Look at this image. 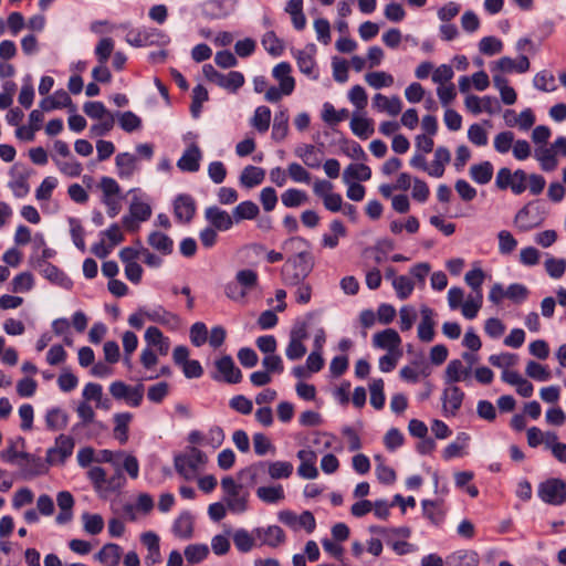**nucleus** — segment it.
Masks as SVG:
<instances>
[{
  "label": "nucleus",
  "mask_w": 566,
  "mask_h": 566,
  "mask_svg": "<svg viewBox=\"0 0 566 566\" xmlns=\"http://www.w3.org/2000/svg\"><path fill=\"white\" fill-rule=\"evenodd\" d=\"M295 155L310 168H318L321 166V159L316 155V148L313 145L304 144L297 146Z\"/></svg>",
  "instance_id": "39"
},
{
  "label": "nucleus",
  "mask_w": 566,
  "mask_h": 566,
  "mask_svg": "<svg viewBox=\"0 0 566 566\" xmlns=\"http://www.w3.org/2000/svg\"><path fill=\"white\" fill-rule=\"evenodd\" d=\"M142 543L147 547L149 557H153V563L157 562L160 556L159 537L153 532L143 533L140 536Z\"/></svg>",
  "instance_id": "58"
},
{
  "label": "nucleus",
  "mask_w": 566,
  "mask_h": 566,
  "mask_svg": "<svg viewBox=\"0 0 566 566\" xmlns=\"http://www.w3.org/2000/svg\"><path fill=\"white\" fill-rule=\"evenodd\" d=\"M297 458L301 460V464L297 468V474L303 479H315L318 475V470L315 467L316 454L312 450H300Z\"/></svg>",
  "instance_id": "20"
},
{
  "label": "nucleus",
  "mask_w": 566,
  "mask_h": 566,
  "mask_svg": "<svg viewBox=\"0 0 566 566\" xmlns=\"http://www.w3.org/2000/svg\"><path fill=\"white\" fill-rule=\"evenodd\" d=\"M422 510L424 516L431 521L434 525L442 523L444 518V512L440 503L430 500L422 501Z\"/></svg>",
  "instance_id": "43"
},
{
  "label": "nucleus",
  "mask_w": 566,
  "mask_h": 566,
  "mask_svg": "<svg viewBox=\"0 0 566 566\" xmlns=\"http://www.w3.org/2000/svg\"><path fill=\"white\" fill-rule=\"evenodd\" d=\"M370 177L371 170L364 164H350L343 172V180L345 184H349V181L354 179L366 181L369 180Z\"/></svg>",
  "instance_id": "36"
},
{
  "label": "nucleus",
  "mask_w": 566,
  "mask_h": 566,
  "mask_svg": "<svg viewBox=\"0 0 566 566\" xmlns=\"http://www.w3.org/2000/svg\"><path fill=\"white\" fill-rule=\"evenodd\" d=\"M289 113L287 109H281L274 116L272 137L273 139L281 142L289 133Z\"/></svg>",
  "instance_id": "37"
},
{
  "label": "nucleus",
  "mask_w": 566,
  "mask_h": 566,
  "mask_svg": "<svg viewBox=\"0 0 566 566\" xmlns=\"http://www.w3.org/2000/svg\"><path fill=\"white\" fill-rule=\"evenodd\" d=\"M265 50L273 56H280L283 53V42L276 38L273 32H268L262 40Z\"/></svg>",
  "instance_id": "64"
},
{
  "label": "nucleus",
  "mask_w": 566,
  "mask_h": 566,
  "mask_svg": "<svg viewBox=\"0 0 566 566\" xmlns=\"http://www.w3.org/2000/svg\"><path fill=\"white\" fill-rule=\"evenodd\" d=\"M349 115L348 109L342 108L336 111L331 103H325L323 106L322 118L329 125H336L339 122L346 119Z\"/></svg>",
  "instance_id": "45"
},
{
  "label": "nucleus",
  "mask_w": 566,
  "mask_h": 566,
  "mask_svg": "<svg viewBox=\"0 0 566 566\" xmlns=\"http://www.w3.org/2000/svg\"><path fill=\"white\" fill-rule=\"evenodd\" d=\"M69 223H70L71 238H72L74 245L82 252H85L86 245H85V241H84V229H83L80 220H77L76 218H70Z\"/></svg>",
  "instance_id": "54"
},
{
  "label": "nucleus",
  "mask_w": 566,
  "mask_h": 566,
  "mask_svg": "<svg viewBox=\"0 0 566 566\" xmlns=\"http://www.w3.org/2000/svg\"><path fill=\"white\" fill-rule=\"evenodd\" d=\"M373 345L377 348L386 349L389 353L398 350L401 345V338L397 331L387 328L382 332L376 333L373 336Z\"/></svg>",
  "instance_id": "15"
},
{
  "label": "nucleus",
  "mask_w": 566,
  "mask_h": 566,
  "mask_svg": "<svg viewBox=\"0 0 566 566\" xmlns=\"http://www.w3.org/2000/svg\"><path fill=\"white\" fill-rule=\"evenodd\" d=\"M217 374L212 375L213 379L223 380L229 384H237L241 380L242 374L230 356H223L216 361Z\"/></svg>",
  "instance_id": "10"
},
{
  "label": "nucleus",
  "mask_w": 566,
  "mask_h": 566,
  "mask_svg": "<svg viewBox=\"0 0 566 566\" xmlns=\"http://www.w3.org/2000/svg\"><path fill=\"white\" fill-rule=\"evenodd\" d=\"M307 199L306 192L296 188H290L281 195V201L286 208H297Z\"/></svg>",
  "instance_id": "40"
},
{
  "label": "nucleus",
  "mask_w": 566,
  "mask_h": 566,
  "mask_svg": "<svg viewBox=\"0 0 566 566\" xmlns=\"http://www.w3.org/2000/svg\"><path fill=\"white\" fill-rule=\"evenodd\" d=\"M69 423V415L59 407L51 408L45 415L46 428L51 431L63 430Z\"/></svg>",
  "instance_id": "27"
},
{
  "label": "nucleus",
  "mask_w": 566,
  "mask_h": 566,
  "mask_svg": "<svg viewBox=\"0 0 566 566\" xmlns=\"http://www.w3.org/2000/svg\"><path fill=\"white\" fill-rule=\"evenodd\" d=\"M545 270L552 279H560L566 271V260L548 258L545 263Z\"/></svg>",
  "instance_id": "60"
},
{
  "label": "nucleus",
  "mask_w": 566,
  "mask_h": 566,
  "mask_svg": "<svg viewBox=\"0 0 566 566\" xmlns=\"http://www.w3.org/2000/svg\"><path fill=\"white\" fill-rule=\"evenodd\" d=\"M420 313H421V321L418 325V338L421 342L430 343L434 339V336H436V333H434L436 313L432 308H430L428 306H422L420 310Z\"/></svg>",
  "instance_id": "13"
},
{
  "label": "nucleus",
  "mask_w": 566,
  "mask_h": 566,
  "mask_svg": "<svg viewBox=\"0 0 566 566\" xmlns=\"http://www.w3.org/2000/svg\"><path fill=\"white\" fill-rule=\"evenodd\" d=\"M169 394V385L166 381L157 382L147 390V398L154 403H160Z\"/></svg>",
  "instance_id": "63"
},
{
  "label": "nucleus",
  "mask_w": 566,
  "mask_h": 566,
  "mask_svg": "<svg viewBox=\"0 0 566 566\" xmlns=\"http://www.w3.org/2000/svg\"><path fill=\"white\" fill-rule=\"evenodd\" d=\"M534 86L543 92H553L556 88L555 77L548 71H542L534 76Z\"/></svg>",
  "instance_id": "61"
},
{
  "label": "nucleus",
  "mask_w": 566,
  "mask_h": 566,
  "mask_svg": "<svg viewBox=\"0 0 566 566\" xmlns=\"http://www.w3.org/2000/svg\"><path fill=\"white\" fill-rule=\"evenodd\" d=\"M205 217L214 229L220 231L229 230L233 224V218L217 206L207 208Z\"/></svg>",
  "instance_id": "19"
},
{
  "label": "nucleus",
  "mask_w": 566,
  "mask_h": 566,
  "mask_svg": "<svg viewBox=\"0 0 566 566\" xmlns=\"http://www.w3.org/2000/svg\"><path fill=\"white\" fill-rule=\"evenodd\" d=\"M244 84V75L237 71H231L228 74H222V80L219 82V86L229 91H237Z\"/></svg>",
  "instance_id": "56"
},
{
  "label": "nucleus",
  "mask_w": 566,
  "mask_h": 566,
  "mask_svg": "<svg viewBox=\"0 0 566 566\" xmlns=\"http://www.w3.org/2000/svg\"><path fill=\"white\" fill-rule=\"evenodd\" d=\"M175 469L186 480H191L200 464L207 462V455L197 448H191L188 453L175 457Z\"/></svg>",
  "instance_id": "3"
},
{
  "label": "nucleus",
  "mask_w": 566,
  "mask_h": 566,
  "mask_svg": "<svg viewBox=\"0 0 566 566\" xmlns=\"http://www.w3.org/2000/svg\"><path fill=\"white\" fill-rule=\"evenodd\" d=\"M122 548L114 543L105 544L97 553L96 558L107 566H117L120 562Z\"/></svg>",
  "instance_id": "31"
},
{
  "label": "nucleus",
  "mask_w": 566,
  "mask_h": 566,
  "mask_svg": "<svg viewBox=\"0 0 566 566\" xmlns=\"http://www.w3.org/2000/svg\"><path fill=\"white\" fill-rule=\"evenodd\" d=\"M172 533L176 537L188 539L193 534V520L189 512L185 511L178 515L172 524Z\"/></svg>",
  "instance_id": "25"
},
{
  "label": "nucleus",
  "mask_w": 566,
  "mask_h": 566,
  "mask_svg": "<svg viewBox=\"0 0 566 566\" xmlns=\"http://www.w3.org/2000/svg\"><path fill=\"white\" fill-rule=\"evenodd\" d=\"M292 67L287 62H281L272 71L273 77L279 82L285 95H291L295 88V80L291 75Z\"/></svg>",
  "instance_id": "17"
},
{
  "label": "nucleus",
  "mask_w": 566,
  "mask_h": 566,
  "mask_svg": "<svg viewBox=\"0 0 566 566\" xmlns=\"http://www.w3.org/2000/svg\"><path fill=\"white\" fill-rule=\"evenodd\" d=\"M271 123V109L268 106H259L254 111L252 125L260 132H268Z\"/></svg>",
  "instance_id": "46"
},
{
  "label": "nucleus",
  "mask_w": 566,
  "mask_h": 566,
  "mask_svg": "<svg viewBox=\"0 0 566 566\" xmlns=\"http://www.w3.org/2000/svg\"><path fill=\"white\" fill-rule=\"evenodd\" d=\"M132 419L133 416L129 412L114 415V438L118 440L120 444H125L128 441V426Z\"/></svg>",
  "instance_id": "29"
},
{
  "label": "nucleus",
  "mask_w": 566,
  "mask_h": 566,
  "mask_svg": "<svg viewBox=\"0 0 566 566\" xmlns=\"http://www.w3.org/2000/svg\"><path fill=\"white\" fill-rule=\"evenodd\" d=\"M294 57L296 59V63L298 70L307 76H311L313 80L318 78V74L315 72V60L313 55L306 51L297 50L294 53Z\"/></svg>",
  "instance_id": "32"
},
{
  "label": "nucleus",
  "mask_w": 566,
  "mask_h": 566,
  "mask_svg": "<svg viewBox=\"0 0 566 566\" xmlns=\"http://www.w3.org/2000/svg\"><path fill=\"white\" fill-rule=\"evenodd\" d=\"M544 221V214L535 202L525 205L514 218V224L521 232H527L539 227Z\"/></svg>",
  "instance_id": "7"
},
{
  "label": "nucleus",
  "mask_w": 566,
  "mask_h": 566,
  "mask_svg": "<svg viewBox=\"0 0 566 566\" xmlns=\"http://www.w3.org/2000/svg\"><path fill=\"white\" fill-rule=\"evenodd\" d=\"M109 392L116 400H124L130 407H139L144 398V386H128L122 380H116L111 384Z\"/></svg>",
  "instance_id": "6"
},
{
  "label": "nucleus",
  "mask_w": 566,
  "mask_h": 566,
  "mask_svg": "<svg viewBox=\"0 0 566 566\" xmlns=\"http://www.w3.org/2000/svg\"><path fill=\"white\" fill-rule=\"evenodd\" d=\"M98 187L103 193L101 201L106 206L107 214L111 218H115L122 210L120 187L118 182L111 177H103Z\"/></svg>",
  "instance_id": "4"
},
{
  "label": "nucleus",
  "mask_w": 566,
  "mask_h": 566,
  "mask_svg": "<svg viewBox=\"0 0 566 566\" xmlns=\"http://www.w3.org/2000/svg\"><path fill=\"white\" fill-rule=\"evenodd\" d=\"M285 539V534L280 526L273 525L268 528H256L250 533V546L254 543L276 547Z\"/></svg>",
  "instance_id": "9"
},
{
  "label": "nucleus",
  "mask_w": 566,
  "mask_h": 566,
  "mask_svg": "<svg viewBox=\"0 0 566 566\" xmlns=\"http://www.w3.org/2000/svg\"><path fill=\"white\" fill-rule=\"evenodd\" d=\"M483 303V294L469 296V298L462 304V314L468 319L476 317L479 310Z\"/></svg>",
  "instance_id": "55"
},
{
  "label": "nucleus",
  "mask_w": 566,
  "mask_h": 566,
  "mask_svg": "<svg viewBox=\"0 0 566 566\" xmlns=\"http://www.w3.org/2000/svg\"><path fill=\"white\" fill-rule=\"evenodd\" d=\"M117 116L120 128L127 133H132L142 127L140 117L130 111L118 113Z\"/></svg>",
  "instance_id": "50"
},
{
  "label": "nucleus",
  "mask_w": 566,
  "mask_h": 566,
  "mask_svg": "<svg viewBox=\"0 0 566 566\" xmlns=\"http://www.w3.org/2000/svg\"><path fill=\"white\" fill-rule=\"evenodd\" d=\"M84 531L91 535L99 534L104 528V520L99 514L84 513L82 515Z\"/></svg>",
  "instance_id": "52"
},
{
  "label": "nucleus",
  "mask_w": 566,
  "mask_h": 566,
  "mask_svg": "<svg viewBox=\"0 0 566 566\" xmlns=\"http://www.w3.org/2000/svg\"><path fill=\"white\" fill-rule=\"evenodd\" d=\"M492 70H499L504 73H525L530 70V61L525 55H521L517 60H513L509 56H503L496 61Z\"/></svg>",
  "instance_id": "23"
},
{
  "label": "nucleus",
  "mask_w": 566,
  "mask_h": 566,
  "mask_svg": "<svg viewBox=\"0 0 566 566\" xmlns=\"http://www.w3.org/2000/svg\"><path fill=\"white\" fill-rule=\"evenodd\" d=\"M493 165L490 161H482L480 164L472 165L469 174L471 179L479 185H486L493 177Z\"/></svg>",
  "instance_id": "28"
},
{
  "label": "nucleus",
  "mask_w": 566,
  "mask_h": 566,
  "mask_svg": "<svg viewBox=\"0 0 566 566\" xmlns=\"http://www.w3.org/2000/svg\"><path fill=\"white\" fill-rule=\"evenodd\" d=\"M350 128L361 139H366L374 134L373 120L364 117L354 116L350 120Z\"/></svg>",
  "instance_id": "42"
},
{
  "label": "nucleus",
  "mask_w": 566,
  "mask_h": 566,
  "mask_svg": "<svg viewBox=\"0 0 566 566\" xmlns=\"http://www.w3.org/2000/svg\"><path fill=\"white\" fill-rule=\"evenodd\" d=\"M479 555L474 551H459L448 557L449 566H479Z\"/></svg>",
  "instance_id": "35"
},
{
  "label": "nucleus",
  "mask_w": 566,
  "mask_h": 566,
  "mask_svg": "<svg viewBox=\"0 0 566 566\" xmlns=\"http://www.w3.org/2000/svg\"><path fill=\"white\" fill-rule=\"evenodd\" d=\"M464 392L458 386H450L443 390L442 408L444 416H455L461 408Z\"/></svg>",
  "instance_id": "12"
},
{
  "label": "nucleus",
  "mask_w": 566,
  "mask_h": 566,
  "mask_svg": "<svg viewBox=\"0 0 566 566\" xmlns=\"http://www.w3.org/2000/svg\"><path fill=\"white\" fill-rule=\"evenodd\" d=\"M313 269V256L310 252L302 251L290 258L282 268L284 284H298L303 282Z\"/></svg>",
  "instance_id": "1"
},
{
  "label": "nucleus",
  "mask_w": 566,
  "mask_h": 566,
  "mask_svg": "<svg viewBox=\"0 0 566 566\" xmlns=\"http://www.w3.org/2000/svg\"><path fill=\"white\" fill-rule=\"evenodd\" d=\"M537 495L546 504L563 505L566 502V482L551 478L538 485Z\"/></svg>",
  "instance_id": "2"
},
{
  "label": "nucleus",
  "mask_w": 566,
  "mask_h": 566,
  "mask_svg": "<svg viewBox=\"0 0 566 566\" xmlns=\"http://www.w3.org/2000/svg\"><path fill=\"white\" fill-rule=\"evenodd\" d=\"M525 373L528 377L538 381H547L551 378L549 370L534 360L527 363Z\"/></svg>",
  "instance_id": "62"
},
{
  "label": "nucleus",
  "mask_w": 566,
  "mask_h": 566,
  "mask_svg": "<svg viewBox=\"0 0 566 566\" xmlns=\"http://www.w3.org/2000/svg\"><path fill=\"white\" fill-rule=\"evenodd\" d=\"M253 448L254 452L260 457H264L266 454L274 455L276 453V448L272 441L265 434L260 432L253 434Z\"/></svg>",
  "instance_id": "44"
},
{
  "label": "nucleus",
  "mask_w": 566,
  "mask_h": 566,
  "mask_svg": "<svg viewBox=\"0 0 566 566\" xmlns=\"http://www.w3.org/2000/svg\"><path fill=\"white\" fill-rule=\"evenodd\" d=\"M255 469H268V473L271 479L280 480V479H289L294 470V467L289 461H274L266 462L261 461L254 464Z\"/></svg>",
  "instance_id": "18"
},
{
  "label": "nucleus",
  "mask_w": 566,
  "mask_h": 566,
  "mask_svg": "<svg viewBox=\"0 0 566 566\" xmlns=\"http://www.w3.org/2000/svg\"><path fill=\"white\" fill-rule=\"evenodd\" d=\"M485 279V273L482 269L476 268L467 272L464 280L465 283L473 290L474 294H482V284Z\"/></svg>",
  "instance_id": "57"
},
{
  "label": "nucleus",
  "mask_w": 566,
  "mask_h": 566,
  "mask_svg": "<svg viewBox=\"0 0 566 566\" xmlns=\"http://www.w3.org/2000/svg\"><path fill=\"white\" fill-rule=\"evenodd\" d=\"M148 244L164 255H168L174 250V241L165 233L154 231L148 237Z\"/></svg>",
  "instance_id": "33"
},
{
  "label": "nucleus",
  "mask_w": 566,
  "mask_h": 566,
  "mask_svg": "<svg viewBox=\"0 0 566 566\" xmlns=\"http://www.w3.org/2000/svg\"><path fill=\"white\" fill-rule=\"evenodd\" d=\"M209 547L206 544H190L185 548V557L191 564H198L207 558Z\"/></svg>",
  "instance_id": "47"
},
{
  "label": "nucleus",
  "mask_w": 566,
  "mask_h": 566,
  "mask_svg": "<svg viewBox=\"0 0 566 566\" xmlns=\"http://www.w3.org/2000/svg\"><path fill=\"white\" fill-rule=\"evenodd\" d=\"M201 151L195 144L189 146L177 161V167L182 171L195 172L200 168Z\"/></svg>",
  "instance_id": "22"
},
{
  "label": "nucleus",
  "mask_w": 566,
  "mask_h": 566,
  "mask_svg": "<svg viewBox=\"0 0 566 566\" xmlns=\"http://www.w3.org/2000/svg\"><path fill=\"white\" fill-rule=\"evenodd\" d=\"M75 441L71 436L60 434L54 446L46 451L45 461L49 465H62L73 454Z\"/></svg>",
  "instance_id": "5"
},
{
  "label": "nucleus",
  "mask_w": 566,
  "mask_h": 566,
  "mask_svg": "<svg viewBox=\"0 0 566 566\" xmlns=\"http://www.w3.org/2000/svg\"><path fill=\"white\" fill-rule=\"evenodd\" d=\"M535 158L541 163L545 171H552L557 167L556 154L553 148L539 147L535 150Z\"/></svg>",
  "instance_id": "41"
},
{
  "label": "nucleus",
  "mask_w": 566,
  "mask_h": 566,
  "mask_svg": "<svg viewBox=\"0 0 566 566\" xmlns=\"http://www.w3.org/2000/svg\"><path fill=\"white\" fill-rule=\"evenodd\" d=\"M392 286L400 300L408 298L415 289L412 280L406 275H399L397 279H394Z\"/></svg>",
  "instance_id": "53"
},
{
  "label": "nucleus",
  "mask_w": 566,
  "mask_h": 566,
  "mask_svg": "<svg viewBox=\"0 0 566 566\" xmlns=\"http://www.w3.org/2000/svg\"><path fill=\"white\" fill-rule=\"evenodd\" d=\"M365 81L369 86L376 90L387 87L394 84L392 75L382 71L367 73L365 75Z\"/></svg>",
  "instance_id": "48"
},
{
  "label": "nucleus",
  "mask_w": 566,
  "mask_h": 566,
  "mask_svg": "<svg viewBox=\"0 0 566 566\" xmlns=\"http://www.w3.org/2000/svg\"><path fill=\"white\" fill-rule=\"evenodd\" d=\"M503 43L495 36H484L479 42V50L485 55H494L502 51Z\"/></svg>",
  "instance_id": "59"
},
{
  "label": "nucleus",
  "mask_w": 566,
  "mask_h": 566,
  "mask_svg": "<svg viewBox=\"0 0 566 566\" xmlns=\"http://www.w3.org/2000/svg\"><path fill=\"white\" fill-rule=\"evenodd\" d=\"M370 391V405L380 410L385 405V395H384V380L382 379H374L369 385Z\"/></svg>",
  "instance_id": "49"
},
{
  "label": "nucleus",
  "mask_w": 566,
  "mask_h": 566,
  "mask_svg": "<svg viewBox=\"0 0 566 566\" xmlns=\"http://www.w3.org/2000/svg\"><path fill=\"white\" fill-rule=\"evenodd\" d=\"M256 496L266 504H276L284 500V489L281 484L260 486L256 489Z\"/></svg>",
  "instance_id": "30"
},
{
  "label": "nucleus",
  "mask_w": 566,
  "mask_h": 566,
  "mask_svg": "<svg viewBox=\"0 0 566 566\" xmlns=\"http://www.w3.org/2000/svg\"><path fill=\"white\" fill-rule=\"evenodd\" d=\"M23 479H32L46 473L48 468L43 460L27 452H21V460L18 462Z\"/></svg>",
  "instance_id": "11"
},
{
  "label": "nucleus",
  "mask_w": 566,
  "mask_h": 566,
  "mask_svg": "<svg viewBox=\"0 0 566 566\" xmlns=\"http://www.w3.org/2000/svg\"><path fill=\"white\" fill-rule=\"evenodd\" d=\"M120 178H129L136 170L137 158L129 153H120L115 158Z\"/></svg>",
  "instance_id": "34"
},
{
  "label": "nucleus",
  "mask_w": 566,
  "mask_h": 566,
  "mask_svg": "<svg viewBox=\"0 0 566 566\" xmlns=\"http://www.w3.org/2000/svg\"><path fill=\"white\" fill-rule=\"evenodd\" d=\"M248 291V269L240 270L233 281L227 283L224 287L226 295L233 300L240 301L245 296Z\"/></svg>",
  "instance_id": "16"
},
{
  "label": "nucleus",
  "mask_w": 566,
  "mask_h": 566,
  "mask_svg": "<svg viewBox=\"0 0 566 566\" xmlns=\"http://www.w3.org/2000/svg\"><path fill=\"white\" fill-rule=\"evenodd\" d=\"M373 106L378 112H385L390 116H396L402 109V102L398 96H392L389 98L378 93L373 97Z\"/></svg>",
  "instance_id": "24"
},
{
  "label": "nucleus",
  "mask_w": 566,
  "mask_h": 566,
  "mask_svg": "<svg viewBox=\"0 0 566 566\" xmlns=\"http://www.w3.org/2000/svg\"><path fill=\"white\" fill-rule=\"evenodd\" d=\"M129 214L144 222L150 218L151 208L147 202L134 197L129 205Z\"/></svg>",
  "instance_id": "51"
},
{
  "label": "nucleus",
  "mask_w": 566,
  "mask_h": 566,
  "mask_svg": "<svg viewBox=\"0 0 566 566\" xmlns=\"http://www.w3.org/2000/svg\"><path fill=\"white\" fill-rule=\"evenodd\" d=\"M169 42V36L156 28H143L142 46L151 45H166Z\"/></svg>",
  "instance_id": "38"
},
{
  "label": "nucleus",
  "mask_w": 566,
  "mask_h": 566,
  "mask_svg": "<svg viewBox=\"0 0 566 566\" xmlns=\"http://www.w3.org/2000/svg\"><path fill=\"white\" fill-rule=\"evenodd\" d=\"M196 212V202L189 195H179L174 202L175 218L180 222L188 223L191 221Z\"/></svg>",
  "instance_id": "14"
},
{
  "label": "nucleus",
  "mask_w": 566,
  "mask_h": 566,
  "mask_svg": "<svg viewBox=\"0 0 566 566\" xmlns=\"http://www.w3.org/2000/svg\"><path fill=\"white\" fill-rule=\"evenodd\" d=\"M145 314L148 321L160 324L171 331H177L181 326L180 317L166 310L163 305L147 307V312Z\"/></svg>",
  "instance_id": "8"
},
{
  "label": "nucleus",
  "mask_w": 566,
  "mask_h": 566,
  "mask_svg": "<svg viewBox=\"0 0 566 566\" xmlns=\"http://www.w3.org/2000/svg\"><path fill=\"white\" fill-rule=\"evenodd\" d=\"M451 160V154L447 147L440 146L434 151V159L428 174L432 177L440 178L444 174V167Z\"/></svg>",
  "instance_id": "26"
},
{
  "label": "nucleus",
  "mask_w": 566,
  "mask_h": 566,
  "mask_svg": "<svg viewBox=\"0 0 566 566\" xmlns=\"http://www.w3.org/2000/svg\"><path fill=\"white\" fill-rule=\"evenodd\" d=\"M471 375V367L464 366L462 360L452 359L449 361L444 371L446 384H454L459 381H465Z\"/></svg>",
  "instance_id": "21"
}]
</instances>
